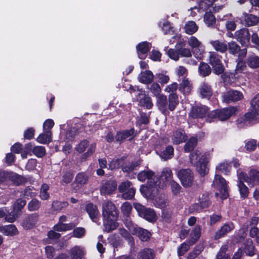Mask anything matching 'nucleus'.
Returning <instances> with one entry per match:
<instances>
[{
	"instance_id": "680f3d73",
	"label": "nucleus",
	"mask_w": 259,
	"mask_h": 259,
	"mask_svg": "<svg viewBox=\"0 0 259 259\" xmlns=\"http://www.w3.org/2000/svg\"><path fill=\"white\" fill-rule=\"evenodd\" d=\"M193 244H190V241L188 243L184 242L178 248V253L179 256L183 255L190 248V246Z\"/></svg>"
},
{
	"instance_id": "37998d69",
	"label": "nucleus",
	"mask_w": 259,
	"mask_h": 259,
	"mask_svg": "<svg viewBox=\"0 0 259 259\" xmlns=\"http://www.w3.org/2000/svg\"><path fill=\"white\" fill-rule=\"evenodd\" d=\"M201 235V228L199 225L196 226L192 231L190 236V244H194L200 238Z\"/></svg>"
},
{
	"instance_id": "a19ab883",
	"label": "nucleus",
	"mask_w": 259,
	"mask_h": 259,
	"mask_svg": "<svg viewBox=\"0 0 259 259\" xmlns=\"http://www.w3.org/2000/svg\"><path fill=\"white\" fill-rule=\"evenodd\" d=\"M243 182H245L243 179H238L237 186L241 197L243 198H245L248 195L249 191L248 188L243 183Z\"/></svg>"
},
{
	"instance_id": "c756f323",
	"label": "nucleus",
	"mask_w": 259,
	"mask_h": 259,
	"mask_svg": "<svg viewBox=\"0 0 259 259\" xmlns=\"http://www.w3.org/2000/svg\"><path fill=\"white\" fill-rule=\"evenodd\" d=\"M214 1H215V0H201L199 3V9L203 11H206L211 8L215 12L221 9L222 6H218V8H217L215 5L214 7H213Z\"/></svg>"
},
{
	"instance_id": "bb28decb",
	"label": "nucleus",
	"mask_w": 259,
	"mask_h": 259,
	"mask_svg": "<svg viewBox=\"0 0 259 259\" xmlns=\"http://www.w3.org/2000/svg\"><path fill=\"white\" fill-rule=\"evenodd\" d=\"M125 159L124 157H121L120 159H117L115 160H113L110 162L109 163V169H113L115 168H117L119 167L120 166H122V169L123 172H127L128 173V171L130 170V167L127 166H123V164L124 163Z\"/></svg>"
},
{
	"instance_id": "3c124183",
	"label": "nucleus",
	"mask_w": 259,
	"mask_h": 259,
	"mask_svg": "<svg viewBox=\"0 0 259 259\" xmlns=\"http://www.w3.org/2000/svg\"><path fill=\"white\" fill-rule=\"evenodd\" d=\"M21 212L15 211L14 209L11 212H8L5 215V221L9 223H13L20 215Z\"/></svg>"
},
{
	"instance_id": "7ed1b4c3",
	"label": "nucleus",
	"mask_w": 259,
	"mask_h": 259,
	"mask_svg": "<svg viewBox=\"0 0 259 259\" xmlns=\"http://www.w3.org/2000/svg\"><path fill=\"white\" fill-rule=\"evenodd\" d=\"M131 95L132 97L133 101L138 102L139 106L148 109L152 108L153 104L151 98L146 95L145 91L143 89H136L131 86Z\"/></svg>"
},
{
	"instance_id": "c03bdc74",
	"label": "nucleus",
	"mask_w": 259,
	"mask_h": 259,
	"mask_svg": "<svg viewBox=\"0 0 259 259\" xmlns=\"http://www.w3.org/2000/svg\"><path fill=\"white\" fill-rule=\"evenodd\" d=\"M247 64L251 68H257L259 67V57L252 55L248 57Z\"/></svg>"
},
{
	"instance_id": "cd10ccee",
	"label": "nucleus",
	"mask_w": 259,
	"mask_h": 259,
	"mask_svg": "<svg viewBox=\"0 0 259 259\" xmlns=\"http://www.w3.org/2000/svg\"><path fill=\"white\" fill-rule=\"evenodd\" d=\"M155 252L150 248H144L141 249L138 254V259H154Z\"/></svg>"
},
{
	"instance_id": "bf43d9fd",
	"label": "nucleus",
	"mask_w": 259,
	"mask_h": 259,
	"mask_svg": "<svg viewBox=\"0 0 259 259\" xmlns=\"http://www.w3.org/2000/svg\"><path fill=\"white\" fill-rule=\"evenodd\" d=\"M33 153L37 157H42L46 154V150L44 147L37 146L33 148Z\"/></svg>"
},
{
	"instance_id": "ea45409f",
	"label": "nucleus",
	"mask_w": 259,
	"mask_h": 259,
	"mask_svg": "<svg viewBox=\"0 0 259 259\" xmlns=\"http://www.w3.org/2000/svg\"><path fill=\"white\" fill-rule=\"evenodd\" d=\"M8 179L17 185H21L25 182V179L23 177L13 172H9Z\"/></svg>"
},
{
	"instance_id": "09e8293b",
	"label": "nucleus",
	"mask_w": 259,
	"mask_h": 259,
	"mask_svg": "<svg viewBox=\"0 0 259 259\" xmlns=\"http://www.w3.org/2000/svg\"><path fill=\"white\" fill-rule=\"evenodd\" d=\"M201 152L197 150L195 151L194 152H192L190 155V161L194 166L198 165V163L199 162V159L202 158V159H205L203 157V156H201ZM203 161V160H202Z\"/></svg>"
},
{
	"instance_id": "c85d7f7f",
	"label": "nucleus",
	"mask_w": 259,
	"mask_h": 259,
	"mask_svg": "<svg viewBox=\"0 0 259 259\" xmlns=\"http://www.w3.org/2000/svg\"><path fill=\"white\" fill-rule=\"evenodd\" d=\"M0 232L6 236H15L18 234L16 227L14 225L0 226Z\"/></svg>"
},
{
	"instance_id": "2f4dec72",
	"label": "nucleus",
	"mask_w": 259,
	"mask_h": 259,
	"mask_svg": "<svg viewBox=\"0 0 259 259\" xmlns=\"http://www.w3.org/2000/svg\"><path fill=\"white\" fill-rule=\"evenodd\" d=\"M118 191L121 194V197L124 199H128L130 198V182L124 181L119 184L118 186Z\"/></svg>"
},
{
	"instance_id": "aec40b11",
	"label": "nucleus",
	"mask_w": 259,
	"mask_h": 259,
	"mask_svg": "<svg viewBox=\"0 0 259 259\" xmlns=\"http://www.w3.org/2000/svg\"><path fill=\"white\" fill-rule=\"evenodd\" d=\"M84 254V248L81 246L75 245L69 250L70 259H82Z\"/></svg>"
},
{
	"instance_id": "a211bd4d",
	"label": "nucleus",
	"mask_w": 259,
	"mask_h": 259,
	"mask_svg": "<svg viewBox=\"0 0 259 259\" xmlns=\"http://www.w3.org/2000/svg\"><path fill=\"white\" fill-rule=\"evenodd\" d=\"M234 228V225L231 222L224 224L215 232L214 236V239L217 240L224 237L227 234L232 231Z\"/></svg>"
},
{
	"instance_id": "9b49d317",
	"label": "nucleus",
	"mask_w": 259,
	"mask_h": 259,
	"mask_svg": "<svg viewBox=\"0 0 259 259\" xmlns=\"http://www.w3.org/2000/svg\"><path fill=\"white\" fill-rule=\"evenodd\" d=\"M208 112L209 109L206 106L196 105L192 107L189 116L193 119H201L205 117Z\"/></svg>"
},
{
	"instance_id": "0eeeda50",
	"label": "nucleus",
	"mask_w": 259,
	"mask_h": 259,
	"mask_svg": "<svg viewBox=\"0 0 259 259\" xmlns=\"http://www.w3.org/2000/svg\"><path fill=\"white\" fill-rule=\"evenodd\" d=\"M177 176L184 187H190L193 185L194 182V176L190 169H180L178 171Z\"/></svg>"
},
{
	"instance_id": "5701e85b",
	"label": "nucleus",
	"mask_w": 259,
	"mask_h": 259,
	"mask_svg": "<svg viewBox=\"0 0 259 259\" xmlns=\"http://www.w3.org/2000/svg\"><path fill=\"white\" fill-rule=\"evenodd\" d=\"M193 89V84L188 78L184 77L179 84V91L185 95H189Z\"/></svg>"
},
{
	"instance_id": "39448f33",
	"label": "nucleus",
	"mask_w": 259,
	"mask_h": 259,
	"mask_svg": "<svg viewBox=\"0 0 259 259\" xmlns=\"http://www.w3.org/2000/svg\"><path fill=\"white\" fill-rule=\"evenodd\" d=\"M178 88V83L173 82L167 85L164 89L165 92L170 93L168 97V109L171 111L176 109L179 103L178 96L176 93Z\"/></svg>"
},
{
	"instance_id": "5fc2aeb1",
	"label": "nucleus",
	"mask_w": 259,
	"mask_h": 259,
	"mask_svg": "<svg viewBox=\"0 0 259 259\" xmlns=\"http://www.w3.org/2000/svg\"><path fill=\"white\" fill-rule=\"evenodd\" d=\"M197 143V139L195 137L191 138L186 143L184 146V150L186 152H188L195 147Z\"/></svg>"
},
{
	"instance_id": "473e14b6",
	"label": "nucleus",
	"mask_w": 259,
	"mask_h": 259,
	"mask_svg": "<svg viewBox=\"0 0 259 259\" xmlns=\"http://www.w3.org/2000/svg\"><path fill=\"white\" fill-rule=\"evenodd\" d=\"M86 210L91 220L94 222H97V219L99 215V211L97 206L93 203H89L87 205Z\"/></svg>"
},
{
	"instance_id": "69168bd1",
	"label": "nucleus",
	"mask_w": 259,
	"mask_h": 259,
	"mask_svg": "<svg viewBox=\"0 0 259 259\" xmlns=\"http://www.w3.org/2000/svg\"><path fill=\"white\" fill-rule=\"evenodd\" d=\"M231 168V166L226 162H223L219 164L217 167V170L225 175H228Z\"/></svg>"
},
{
	"instance_id": "412c9836",
	"label": "nucleus",
	"mask_w": 259,
	"mask_h": 259,
	"mask_svg": "<svg viewBox=\"0 0 259 259\" xmlns=\"http://www.w3.org/2000/svg\"><path fill=\"white\" fill-rule=\"evenodd\" d=\"M116 182L115 181H110L102 185L100 192L102 195H110L116 189Z\"/></svg>"
},
{
	"instance_id": "4d7b16f0",
	"label": "nucleus",
	"mask_w": 259,
	"mask_h": 259,
	"mask_svg": "<svg viewBox=\"0 0 259 259\" xmlns=\"http://www.w3.org/2000/svg\"><path fill=\"white\" fill-rule=\"evenodd\" d=\"M49 186L47 184H43L40 190L39 197L42 200H47L50 197V194L48 192Z\"/></svg>"
},
{
	"instance_id": "79ce46f5",
	"label": "nucleus",
	"mask_w": 259,
	"mask_h": 259,
	"mask_svg": "<svg viewBox=\"0 0 259 259\" xmlns=\"http://www.w3.org/2000/svg\"><path fill=\"white\" fill-rule=\"evenodd\" d=\"M204 21L208 27H213L215 26L216 19L210 12H208L205 13L204 15Z\"/></svg>"
},
{
	"instance_id": "393cba45",
	"label": "nucleus",
	"mask_w": 259,
	"mask_h": 259,
	"mask_svg": "<svg viewBox=\"0 0 259 259\" xmlns=\"http://www.w3.org/2000/svg\"><path fill=\"white\" fill-rule=\"evenodd\" d=\"M187 137L183 130H178L175 131L171 137V140L174 144L178 145L185 142Z\"/></svg>"
},
{
	"instance_id": "49530a36",
	"label": "nucleus",
	"mask_w": 259,
	"mask_h": 259,
	"mask_svg": "<svg viewBox=\"0 0 259 259\" xmlns=\"http://www.w3.org/2000/svg\"><path fill=\"white\" fill-rule=\"evenodd\" d=\"M75 225L72 223L64 224L58 222L54 227V230L56 231H66L71 230Z\"/></svg>"
},
{
	"instance_id": "c9c22d12",
	"label": "nucleus",
	"mask_w": 259,
	"mask_h": 259,
	"mask_svg": "<svg viewBox=\"0 0 259 259\" xmlns=\"http://www.w3.org/2000/svg\"><path fill=\"white\" fill-rule=\"evenodd\" d=\"M257 17L249 14H243V17L242 20L245 25L247 26H251L256 25L257 23Z\"/></svg>"
},
{
	"instance_id": "338daca9",
	"label": "nucleus",
	"mask_w": 259,
	"mask_h": 259,
	"mask_svg": "<svg viewBox=\"0 0 259 259\" xmlns=\"http://www.w3.org/2000/svg\"><path fill=\"white\" fill-rule=\"evenodd\" d=\"M85 234V230L82 227H77L74 229L72 232V236L77 238H82Z\"/></svg>"
},
{
	"instance_id": "7c9ffc66",
	"label": "nucleus",
	"mask_w": 259,
	"mask_h": 259,
	"mask_svg": "<svg viewBox=\"0 0 259 259\" xmlns=\"http://www.w3.org/2000/svg\"><path fill=\"white\" fill-rule=\"evenodd\" d=\"M37 221L36 215H30L26 217L22 221L21 225L25 229L32 228Z\"/></svg>"
},
{
	"instance_id": "9d476101",
	"label": "nucleus",
	"mask_w": 259,
	"mask_h": 259,
	"mask_svg": "<svg viewBox=\"0 0 259 259\" xmlns=\"http://www.w3.org/2000/svg\"><path fill=\"white\" fill-rule=\"evenodd\" d=\"M222 57L214 52H209V63L212 66L215 74L219 75L223 73L224 67L221 62Z\"/></svg>"
},
{
	"instance_id": "a878e982",
	"label": "nucleus",
	"mask_w": 259,
	"mask_h": 259,
	"mask_svg": "<svg viewBox=\"0 0 259 259\" xmlns=\"http://www.w3.org/2000/svg\"><path fill=\"white\" fill-rule=\"evenodd\" d=\"M151 47V44L148 42L144 41L140 43L137 47L139 58L141 59H145Z\"/></svg>"
},
{
	"instance_id": "f8f14e48",
	"label": "nucleus",
	"mask_w": 259,
	"mask_h": 259,
	"mask_svg": "<svg viewBox=\"0 0 259 259\" xmlns=\"http://www.w3.org/2000/svg\"><path fill=\"white\" fill-rule=\"evenodd\" d=\"M131 233L137 236L142 241H147L151 236L148 230L131 224Z\"/></svg>"
},
{
	"instance_id": "58836bf2",
	"label": "nucleus",
	"mask_w": 259,
	"mask_h": 259,
	"mask_svg": "<svg viewBox=\"0 0 259 259\" xmlns=\"http://www.w3.org/2000/svg\"><path fill=\"white\" fill-rule=\"evenodd\" d=\"M88 179V175L84 172H81L76 175L75 183L78 186H82L87 183Z\"/></svg>"
},
{
	"instance_id": "e2e57ef3",
	"label": "nucleus",
	"mask_w": 259,
	"mask_h": 259,
	"mask_svg": "<svg viewBox=\"0 0 259 259\" xmlns=\"http://www.w3.org/2000/svg\"><path fill=\"white\" fill-rule=\"evenodd\" d=\"M227 248L226 245L222 246L217 254L216 259H229V256L226 252Z\"/></svg>"
},
{
	"instance_id": "4c0bfd02",
	"label": "nucleus",
	"mask_w": 259,
	"mask_h": 259,
	"mask_svg": "<svg viewBox=\"0 0 259 259\" xmlns=\"http://www.w3.org/2000/svg\"><path fill=\"white\" fill-rule=\"evenodd\" d=\"M184 29L187 34L191 35L197 31L198 26L194 21H190L186 23Z\"/></svg>"
},
{
	"instance_id": "4468645a",
	"label": "nucleus",
	"mask_w": 259,
	"mask_h": 259,
	"mask_svg": "<svg viewBox=\"0 0 259 259\" xmlns=\"http://www.w3.org/2000/svg\"><path fill=\"white\" fill-rule=\"evenodd\" d=\"M243 98L242 93L236 90H230L224 93L223 101L227 103L236 102Z\"/></svg>"
},
{
	"instance_id": "6ab92c4d",
	"label": "nucleus",
	"mask_w": 259,
	"mask_h": 259,
	"mask_svg": "<svg viewBox=\"0 0 259 259\" xmlns=\"http://www.w3.org/2000/svg\"><path fill=\"white\" fill-rule=\"evenodd\" d=\"M217 110L219 119L224 121L228 119L231 116L234 114L236 111V109L235 107H230Z\"/></svg>"
},
{
	"instance_id": "052dcab7",
	"label": "nucleus",
	"mask_w": 259,
	"mask_h": 259,
	"mask_svg": "<svg viewBox=\"0 0 259 259\" xmlns=\"http://www.w3.org/2000/svg\"><path fill=\"white\" fill-rule=\"evenodd\" d=\"M188 44L193 49L201 47V42L195 36H191L188 40Z\"/></svg>"
},
{
	"instance_id": "774afa93",
	"label": "nucleus",
	"mask_w": 259,
	"mask_h": 259,
	"mask_svg": "<svg viewBox=\"0 0 259 259\" xmlns=\"http://www.w3.org/2000/svg\"><path fill=\"white\" fill-rule=\"evenodd\" d=\"M250 108L259 112V94H256L251 100Z\"/></svg>"
},
{
	"instance_id": "0e129e2a",
	"label": "nucleus",
	"mask_w": 259,
	"mask_h": 259,
	"mask_svg": "<svg viewBox=\"0 0 259 259\" xmlns=\"http://www.w3.org/2000/svg\"><path fill=\"white\" fill-rule=\"evenodd\" d=\"M68 205V202L66 201L61 202L59 201H54L52 203V207L54 210L59 211L63 208L66 207Z\"/></svg>"
},
{
	"instance_id": "f257e3e1",
	"label": "nucleus",
	"mask_w": 259,
	"mask_h": 259,
	"mask_svg": "<svg viewBox=\"0 0 259 259\" xmlns=\"http://www.w3.org/2000/svg\"><path fill=\"white\" fill-rule=\"evenodd\" d=\"M102 215L106 231L109 232L117 228L118 213L115 206L112 202H104L102 205Z\"/></svg>"
},
{
	"instance_id": "f3484780",
	"label": "nucleus",
	"mask_w": 259,
	"mask_h": 259,
	"mask_svg": "<svg viewBox=\"0 0 259 259\" xmlns=\"http://www.w3.org/2000/svg\"><path fill=\"white\" fill-rule=\"evenodd\" d=\"M235 37L241 44H246L249 42L250 34L247 28H242L235 32Z\"/></svg>"
},
{
	"instance_id": "de8ad7c7",
	"label": "nucleus",
	"mask_w": 259,
	"mask_h": 259,
	"mask_svg": "<svg viewBox=\"0 0 259 259\" xmlns=\"http://www.w3.org/2000/svg\"><path fill=\"white\" fill-rule=\"evenodd\" d=\"M174 148L172 147V146H168L161 152V153L160 155V156L162 159H164V160L170 159L174 155Z\"/></svg>"
},
{
	"instance_id": "72a5a7b5",
	"label": "nucleus",
	"mask_w": 259,
	"mask_h": 259,
	"mask_svg": "<svg viewBox=\"0 0 259 259\" xmlns=\"http://www.w3.org/2000/svg\"><path fill=\"white\" fill-rule=\"evenodd\" d=\"M52 133L51 131H44L37 138V141L42 144H46L50 143L52 140Z\"/></svg>"
},
{
	"instance_id": "f704fd0d",
	"label": "nucleus",
	"mask_w": 259,
	"mask_h": 259,
	"mask_svg": "<svg viewBox=\"0 0 259 259\" xmlns=\"http://www.w3.org/2000/svg\"><path fill=\"white\" fill-rule=\"evenodd\" d=\"M121 211L123 214V223L127 228L129 229L130 221L128 217L130 215V203L128 202H124L121 206Z\"/></svg>"
},
{
	"instance_id": "b1692460",
	"label": "nucleus",
	"mask_w": 259,
	"mask_h": 259,
	"mask_svg": "<svg viewBox=\"0 0 259 259\" xmlns=\"http://www.w3.org/2000/svg\"><path fill=\"white\" fill-rule=\"evenodd\" d=\"M154 76L150 70L141 71L138 76V79L141 83L148 84L153 81Z\"/></svg>"
},
{
	"instance_id": "f03ea898",
	"label": "nucleus",
	"mask_w": 259,
	"mask_h": 259,
	"mask_svg": "<svg viewBox=\"0 0 259 259\" xmlns=\"http://www.w3.org/2000/svg\"><path fill=\"white\" fill-rule=\"evenodd\" d=\"M154 173L150 170H143L138 175V179L141 182L147 180L146 185H142L140 188L142 194L147 198L152 199L158 192V188L154 181Z\"/></svg>"
},
{
	"instance_id": "1a4fd4ad",
	"label": "nucleus",
	"mask_w": 259,
	"mask_h": 259,
	"mask_svg": "<svg viewBox=\"0 0 259 259\" xmlns=\"http://www.w3.org/2000/svg\"><path fill=\"white\" fill-rule=\"evenodd\" d=\"M212 186L219 190L223 199H226L228 196V186L226 180L221 176L215 175Z\"/></svg>"
},
{
	"instance_id": "2eb2a0df",
	"label": "nucleus",
	"mask_w": 259,
	"mask_h": 259,
	"mask_svg": "<svg viewBox=\"0 0 259 259\" xmlns=\"http://www.w3.org/2000/svg\"><path fill=\"white\" fill-rule=\"evenodd\" d=\"M156 98V105L158 110L163 114L168 113V101L166 96L164 94L157 97Z\"/></svg>"
},
{
	"instance_id": "13d9d810",
	"label": "nucleus",
	"mask_w": 259,
	"mask_h": 259,
	"mask_svg": "<svg viewBox=\"0 0 259 259\" xmlns=\"http://www.w3.org/2000/svg\"><path fill=\"white\" fill-rule=\"evenodd\" d=\"M154 204L156 207L162 209L168 205V201L166 198L159 197L155 200Z\"/></svg>"
},
{
	"instance_id": "20e7f679",
	"label": "nucleus",
	"mask_w": 259,
	"mask_h": 259,
	"mask_svg": "<svg viewBox=\"0 0 259 259\" xmlns=\"http://www.w3.org/2000/svg\"><path fill=\"white\" fill-rule=\"evenodd\" d=\"M96 148V143H92L90 144L88 140H83L76 145L75 150L78 153H82L87 149V151L83 154L81 157L82 160H85L95 152Z\"/></svg>"
},
{
	"instance_id": "864d4df0",
	"label": "nucleus",
	"mask_w": 259,
	"mask_h": 259,
	"mask_svg": "<svg viewBox=\"0 0 259 259\" xmlns=\"http://www.w3.org/2000/svg\"><path fill=\"white\" fill-rule=\"evenodd\" d=\"M230 54L235 55L240 51V46L235 41H232L227 43V50Z\"/></svg>"
},
{
	"instance_id": "dca6fc26",
	"label": "nucleus",
	"mask_w": 259,
	"mask_h": 259,
	"mask_svg": "<svg viewBox=\"0 0 259 259\" xmlns=\"http://www.w3.org/2000/svg\"><path fill=\"white\" fill-rule=\"evenodd\" d=\"M65 125H60L61 130L60 133V140L61 142H69L73 140L76 134V130L74 127L71 128L66 132L63 130Z\"/></svg>"
},
{
	"instance_id": "603ef678",
	"label": "nucleus",
	"mask_w": 259,
	"mask_h": 259,
	"mask_svg": "<svg viewBox=\"0 0 259 259\" xmlns=\"http://www.w3.org/2000/svg\"><path fill=\"white\" fill-rule=\"evenodd\" d=\"M244 251L247 255L252 256L254 254V246L251 240H246L245 242Z\"/></svg>"
},
{
	"instance_id": "6e6552de",
	"label": "nucleus",
	"mask_w": 259,
	"mask_h": 259,
	"mask_svg": "<svg viewBox=\"0 0 259 259\" xmlns=\"http://www.w3.org/2000/svg\"><path fill=\"white\" fill-rule=\"evenodd\" d=\"M249 176L240 170H237L238 179H243V180L247 183L248 185L252 187L254 184H259V171L251 169L248 172Z\"/></svg>"
},
{
	"instance_id": "423d86ee",
	"label": "nucleus",
	"mask_w": 259,
	"mask_h": 259,
	"mask_svg": "<svg viewBox=\"0 0 259 259\" xmlns=\"http://www.w3.org/2000/svg\"><path fill=\"white\" fill-rule=\"evenodd\" d=\"M133 206L138 214L146 220L150 222H153L156 220V214L153 209L146 208L144 206L138 203H134Z\"/></svg>"
},
{
	"instance_id": "ddd939ff",
	"label": "nucleus",
	"mask_w": 259,
	"mask_h": 259,
	"mask_svg": "<svg viewBox=\"0 0 259 259\" xmlns=\"http://www.w3.org/2000/svg\"><path fill=\"white\" fill-rule=\"evenodd\" d=\"M213 90L211 86L206 82H201L198 89L197 93L202 99L209 100L212 95Z\"/></svg>"
},
{
	"instance_id": "8fccbe9b",
	"label": "nucleus",
	"mask_w": 259,
	"mask_h": 259,
	"mask_svg": "<svg viewBox=\"0 0 259 259\" xmlns=\"http://www.w3.org/2000/svg\"><path fill=\"white\" fill-rule=\"evenodd\" d=\"M258 116L259 112L253 109H251L250 107L249 112L244 115L246 121H248V122L256 120Z\"/></svg>"
},
{
	"instance_id": "e433bc0d",
	"label": "nucleus",
	"mask_w": 259,
	"mask_h": 259,
	"mask_svg": "<svg viewBox=\"0 0 259 259\" xmlns=\"http://www.w3.org/2000/svg\"><path fill=\"white\" fill-rule=\"evenodd\" d=\"M202 158L199 159V162L198 165H195L196 167V169L198 173L202 176H204L208 171V168L207 166V161L205 159Z\"/></svg>"
},
{
	"instance_id": "6e6d98bb",
	"label": "nucleus",
	"mask_w": 259,
	"mask_h": 259,
	"mask_svg": "<svg viewBox=\"0 0 259 259\" xmlns=\"http://www.w3.org/2000/svg\"><path fill=\"white\" fill-rule=\"evenodd\" d=\"M149 90L156 98L161 95V89L158 83H152L149 88Z\"/></svg>"
},
{
	"instance_id": "a18cd8bd",
	"label": "nucleus",
	"mask_w": 259,
	"mask_h": 259,
	"mask_svg": "<svg viewBox=\"0 0 259 259\" xmlns=\"http://www.w3.org/2000/svg\"><path fill=\"white\" fill-rule=\"evenodd\" d=\"M198 71L201 76L205 77L210 74L211 69L207 63L201 62L199 64Z\"/></svg>"
},
{
	"instance_id": "4be33fe9",
	"label": "nucleus",
	"mask_w": 259,
	"mask_h": 259,
	"mask_svg": "<svg viewBox=\"0 0 259 259\" xmlns=\"http://www.w3.org/2000/svg\"><path fill=\"white\" fill-rule=\"evenodd\" d=\"M210 45L217 52L224 53L227 51V42L219 39L211 40L209 41Z\"/></svg>"
}]
</instances>
